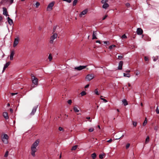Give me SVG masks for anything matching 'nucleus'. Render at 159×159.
<instances>
[{
	"instance_id": "obj_46",
	"label": "nucleus",
	"mask_w": 159,
	"mask_h": 159,
	"mask_svg": "<svg viewBox=\"0 0 159 159\" xmlns=\"http://www.w3.org/2000/svg\"><path fill=\"white\" fill-rule=\"evenodd\" d=\"M59 131H63L64 129L62 127H59Z\"/></svg>"
},
{
	"instance_id": "obj_8",
	"label": "nucleus",
	"mask_w": 159,
	"mask_h": 159,
	"mask_svg": "<svg viewBox=\"0 0 159 159\" xmlns=\"http://www.w3.org/2000/svg\"><path fill=\"white\" fill-rule=\"evenodd\" d=\"M87 66V65L86 66H80L78 67H75L74 69L77 70H82L85 69Z\"/></svg>"
},
{
	"instance_id": "obj_4",
	"label": "nucleus",
	"mask_w": 159,
	"mask_h": 159,
	"mask_svg": "<svg viewBox=\"0 0 159 159\" xmlns=\"http://www.w3.org/2000/svg\"><path fill=\"white\" fill-rule=\"evenodd\" d=\"M54 2H52L50 3L48 5L47 8V10L48 11H50L52 10V7L54 4Z\"/></svg>"
},
{
	"instance_id": "obj_19",
	"label": "nucleus",
	"mask_w": 159,
	"mask_h": 159,
	"mask_svg": "<svg viewBox=\"0 0 159 159\" xmlns=\"http://www.w3.org/2000/svg\"><path fill=\"white\" fill-rule=\"evenodd\" d=\"M7 19L9 24L10 25H12L13 23V20L9 17H7Z\"/></svg>"
},
{
	"instance_id": "obj_54",
	"label": "nucleus",
	"mask_w": 159,
	"mask_h": 159,
	"mask_svg": "<svg viewBox=\"0 0 159 159\" xmlns=\"http://www.w3.org/2000/svg\"><path fill=\"white\" fill-rule=\"evenodd\" d=\"M140 74V72H139V71H137L136 72V73L135 74H136V75H139V74Z\"/></svg>"
},
{
	"instance_id": "obj_11",
	"label": "nucleus",
	"mask_w": 159,
	"mask_h": 159,
	"mask_svg": "<svg viewBox=\"0 0 159 159\" xmlns=\"http://www.w3.org/2000/svg\"><path fill=\"white\" fill-rule=\"evenodd\" d=\"M123 61H120L118 65V69L119 70H121L122 69V67L123 65Z\"/></svg>"
},
{
	"instance_id": "obj_2",
	"label": "nucleus",
	"mask_w": 159,
	"mask_h": 159,
	"mask_svg": "<svg viewBox=\"0 0 159 159\" xmlns=\"http://www.w3.org/2000/svg\"><path fill=\"white\" fill-rule=\"evenodd\" d=\"M38 105L34 106L33 108L32 111L30 114L26 117L27 119H29L30 118L31 116H33L35 114L36 110L38 108Z\"/></svg>"
},
{
	"instance_id": "obj_21",
	"label": "nucleus",
	"mask_w": 159,
	"mask_h": 159,
	"mask_svg": "<svg viewBox=\"0 0 159 159\" xmlns=\"http://www.w3.org/2000/svg\"><path fill=\"white\" fill-rule=\"evenodd\" d=\"M91 157L93 159H95L96 157V154L95 153H93L91 155Z\"/></svg>"
},
{
	"instance_id": "obj_5",
	"label": "nucleus",
	"mask_w": 159,
	"mask_h": 159,
	"mask_svg": "<svg viewBox=\"0 0 159 159\" xmlns=\"http://www.w3.org/2000/svg\"><path fill=\"white\" fill-rule=\"evenodd\" d=\"M8 136L7 134H4L3 137L2 138V140L5 144H7L8 143L7 139Z\"/></svg>"
},
{
	"instance_id": "obj_36",
	"label": "nucleus",
	"mask_w": 159,
	"mask_h": 159,
	"mask_svg": "<svg viewBox=\"0 0 159 159\" xmlns=\"http://www.w3.org/2000/svg\"><path fill=\"white\" fill-rule=\"evenodd\" d=\"M125 5L127 7H130V4L129 3H127L125 4Z\"/></svg>"
},
{
	"instance_id": "obj_56",
	"label": "nucleus",
	"mask_w": 159,
	"mask_h": 159,
	"mask_svg": "<svg viewBox=\"0 0 159 159\" xmlns=\"http://www.w3.org/2000/svg\"><path fill=\"white\" fill-rule=\"evenodd\" d=\"M89 84H88L86 85L85 86L84 88H88V87H89Z\"/></svg>"
},
{
	"instance_id": "obj_13",
	"label": "nucleus",
	"mask_w": 159,
	"mask_h": 159,
	"mask_svg": "<svg viewBox=\"0 0 159 159\" xmlns=\"http://www.w3.org/2000/svg\"><path fill=\"white\" fill-rule=\"evenodd\" d=\"M103 5L102 6V7L103 9H106L109 7V5L107 2L102 3Z\"/></svg>"
},
{
	"instance_id": "obj_34",
	"label": "nucleus",
	"mask_w": 159,
	"mask_h": 159,
	"mask_svg": "<svg viewBox=\"0 0 159 159\" xmlns=\"http://www.w3.org/2000/svg\"><path fill=\"white\" fill-rule=\"evenodd\" d=\"M94 92L96 94H97V95H99V93H98V90H97V89H95Z\"/></svg>"
},
{
	"instance_id": "obj_35",
	"label": "nucleus",
	"mask_w": 159,
	"mask_h": 159,
	"mask_svg": "<svg viewBox=\"0 0 159 159\" xmlns=\"http://www.w3.org/2000/svg\"><path fill=\"white\" fill-rule=\"evenodd\" d=\"M108 1V0H102L101 1V2L102 3H104V2H107Z\"/></svg>"
},
{
	"instance_id": "obj_60",
	"label": "nucleus",
	"mask_w": 159,
	"mask_h": 159,
	"mask_svg": "<svg viewBox=\"0 0 159 159\" xmlns=\"http://www.w3.org/2000/svg\"><path fill=\"white\" fill-rule=\"evenodd\" d=\"M14 0H10V4H12Z\"/></svg>"
},
{
	"instance_id": "obj_43",
	"label": "nucleus",
	"mask_w": 159,
	"mask_h": 159,
	"mask_svg": "<svg viewBox=\"0 0 159 159\" xmlns=\"http://www.w3.org/2000/svg\"><path fill=\"white\" fill-rule=\"evenodd\" d=\"M137 123L136 122L133 121V124L134 127H136L137 125Z\"/></svg>"
},
{
	"instance_id": "obj_25",
	"label": "nucleus",
	"mask_w": 159,
	"mask_h": 159,
	"mask_svg": "<svg viewBox=\"0 0 159 159\" xmlns=\"http://www.w3.org/2000/svg\"><path fill=\"white\" fill-rule=\"evenodd\" d=\"M147 120L146 118H145V120L143 124V126H145L147 124Z\"/></svg>"
},
{
	"instance_id": "obj_18",
	"label": "nucleus",
	"mask_w": 159,
	"mask_h": 159,
	"mask_svg": "<svg viewBox=\"0 0 159 159\" xmlns=\"http://www.w3.org/2000/svg\"><path fill=\"white\" fill-rule=\"evenodd\" d=\"M3 116L6 120H7L9 118L8 114L7 112H4L3 113Z\"/></svg>"
},
{
	"instance_id": "obj_44",
	"label": "nucleus",
	"mask_w": 159,
	"mask_h": 159,
	"mask_svg": "<svg viewBox=\"0 0 159 159\" xmlns=\"http://www.w3.org/2000/svg\"><path fill=\"white\" fill-rule=\"evenodd\" d=\"M121 38L123 39H125L127 37L125 35V34H124L122 36Z\"/></svg>"
},
{
	"instance_id": "obj_48",
	"label": "nucleus",
	"mask_w": 159,
	"mask_h": 159,
	"mask_svg": "<svg viewBox=\"0 0 159 159\" xmlns=\"http://www.w3.org/2000/svg\"><path fill=\"white\" fill-rule=\"evenodd\" d=\"M109 42H108V41H104V43L106 44H109Z\"/></svg>"
},
{
	"instance_id": "obj_17",
	"label": "nucleus",
	"mask_w": 159,
	"mask_h": 159,
	"mask_svg": "<svg viewBox=\"0 0 159 159\" xmlns=\"http://www.w3.org/2000/svg\"><path fill=\"white\" fill-rule=\"evenodd\" d=\"M19 39L18 38L15 39L13 43V47H15L18 43Z\"/></svg>"
},
{
	"instance_id": "obj_58",
	"label": "nucleus",
	"mask_w": 159,
	"mask_h": 159,
	"mask_svg": "<svg viewBox=\"0 0 159 159\" xmlns=\"http://www.w3.org/2000/svg\"><path fill=\"white\" fill-rule=\"evenodd\" d=\"M3 19V17L2 16H0V21H1Z\"/></svg>"
},
{
	"instance_id": "obj_31",
	"label": "nucleus",
	"mask_w": 159,
	"mask_h": 159,
	"mask_svg": "<svg viewBox=\"0 0 159 159\" xmlns=\"http://www.w3.org/2000/svg\"><path fill=\"white\" fill-rule=\"evenodd\" d=\"M8 151H7L5 152V153L4 155V157H7L8 156Z\"/></svg>"
},
{
	"instance_id": "obj_23",
	"label": "nucleus",
	"mask_w": 159,
	"mask_h": 159,
	"mask_svg": "<svg viewBox=\"0 0 159 159\" xmlns=\"http://www.w3.org/2000/svg\"><path fill=\"white\" fill-rule=\"evenodd\" d=\"M123 75L124 77H129L130 76V74L129 73H124Z\"/></svg>"
},
{
	"instance_id": "obj_42",
	"label": "nucleus",
	"mask_w": 159,
	"mask_h": 159,
	"mask_svg": "<svg viewBox=\"0 0 159 159\" xmlns=\"http://www.w3.org/2000/svg\"><path fill=\"white\" fill-rule=\"evenodd\" d=\"M123 58V57L122 56H118V59L119 60H121Z\"/></svg>"
},
{
	"instance_id": "obj_22",
	"label": "nucleus",
	"mask_w": 159,
	"mask_h": 159,
	"mask_svg": "<svg viewBox=\"0 0 159 159\" xmlns=\"http://www.w3.org/2000/svg\"><path fill=\"white\" fill-rule=\"evenodd\" d=\"M78 145H75L74 146H73L71 148V151H73V150H75L78 147Z\"/></svg>"
},
{
	"instance_id": "obj_24",
	"label": "nucleus",
	"mask_w": 159,
	"mask_h": 159,
	"mask_svg": "<svg viewBox=\"0 0 159 159\" xmlns=\"http://www.w3.org/2000/svg\"><path fill=\"white\" fill-rule=\"evenodd\" d=\"M73 110L74 111L76 112H78L79 111V110L76 107H74Z\"/></svg>"
},
{
	"instance_id": "obj_30",
	"label": "nucleus",
	"mask_w": 159,
	"mask_h": 159,
	"mask_svg": "<svg viewBox=\"0 0 159 159\" xmlns=\"http://www.w3.org/2000/svg\"><path fill=\"white\" fill-rule=\"evenodd\" d=\"M116 47V46L115 45L113 44L110 45L109 47V49H111L113 48Z\"/></svg>"
},
{
	"instance_id": "obj_61",
	"label": "nucleus",
	"mask_w": 159,
	"mask_h": 159,
	"mask_svg": "<svg viewBox=\"0 0 159 159\" xmlns=\"http://www.w3.org/2000/svg\"><path fill=\"white\" fill-rule=\"evenodd\" d=\"M86 118L87 119L89 120L90 119V117H87Z\"/></svg>"
},
{
	"instance_id": "obj_63",
	"label": "nucleus",
	"mask_w": 159,
	"mask_h": 159,
	"mask_svg": "<svg viewBox=\"0 0 159 159\" xmlns=\"http://www.w3.org/2000/svg\"><path fill=\"white\" fill-rule=\"evenodd\" d=\"M7 106H9H9H10V104H9V103H8V104H7Z\"/></svg>"
},
{
	"instance_id": "obj_7",
	"label": "nucleus",
	"mask_w": 159,
	"mask_h": 159,
	"mask_svg": "<svg viewBox=\"0 0 159 159\" xmlns=\"http://www.w3.org/2000/svg\"><path fill=\"white\" fill-rule=\"evenodd\" d=\"M94 77V75L93 74L88 75L86 77L85 79L88 80L90 81Z\"/></svg>"
},
{
	"instance_id": "obj_45",
	"label": "nucleus",
	"mask_w": 159,
	"mask_h": 159,
	"mask_svg": "<svg viewBox=\"0 0 159 159\" xmlns=\"http://www.w3.org/2000/svg\"><path fill=\"white\" fill-rule=\"evenodd\" d=\"M130 146V144L129 143H127L126 146V149H128Z\"/></svg>"
},
{
	"instance_id": "obj_62",
	"label": "nucleus",
	"mask_w": 159,
	"mask_h": 159,
	"mask_svg": "<svg viewBox=\"0 0 159 159\" xmlns=\"http://www.w3.org/2000/svg\"><path fill=\"white\" fill-rule=\"evenodd\" d=\"M128 86H129V87H130V86H131V84H129V83H128Z\"/></svg>"
},
{
	"instance_id": "obj_47",
	"label": "nucleus",
	"mask_w": 159,
	"mask_h": 159,
	"mask_svg": "<svg viewBox=\"0 0 159 159\" xmlns=\"http://www.w3.org/2000/svg\"><path fill=\"white\" fill-rule=\"evenodd\" d=\"M154 129L155 130L157 131L158 130V126H155L154 127Z\"/></svg>"
},
{
	"instance_id": "obj_51",
	"label": "nucleus",
	"mask_w": 159,
	"mask_h": 159,
	"mask_svg": "<svg viewBox=\"0 0 159 159\" xmlns=\"http://www.w3.org/2000/svg\"><path fill=\"white\" fill-rule=\"evenodd\" d=\"M153 60L154 61H157V58H156L154 57H153Z\"/></svg>"
},
{
	"instance_id": "obj_49",
	"label": "nucleus",
	"mask_w": 159,
	"mask_h": 159,
	"mask_svg": "<svg viewBox=\"0 0 159 159\" xmlns=\"http://www.w3.org/2000/svg\"><path fill=\"white\" fill-rule=\"evenodd\" d=\"M112 141V140L111 139H110L109 140H107V142H109V143H111V142Z\"/></svg>"
},
{
	"instance_id": "obj_50",
	"label": "nucleus",
	"mask_w": 159,
	"mask_h": 159,
	"mask_svg": "<svg viewBox=\"0 0 159 159\" xmlns=\"http://www.w3.org/2000/svg\"><path fill=\"white\" fill-rule=\"evenodd\" d=\"M144 60L146 61H148V58L146 56L144 57Z\"/></svg>"
},
{
	"instance_id": "obj_57",
	"label": "nucleus",
	"mask_w": 159,
	"mask_h": 159,
	"mask_svg": "<svg viewBox=\"0 0 159 159\" xmlns=\"http://www.w3.org/2000/svg\"><path fill=\"white\" fill-rule=\"evenodd\" d=\"M96 42L97 43H98L100 44L101 43V42L100 40H97V41H96Z\"/></svg>"
},
{
	"instance_id": "obj_33",
	"label": "nucleus",
	"mask_w": 159,
	"mask_h": 159,
	"mask_svg": "<svg viewBox=\"0 0 159 159\" xmlns=\"http://www.w3.org/2000/svg\"><path fill=\"white\" fill-rule=\"evenodd\" d=\"M40 4L39 2H37L35 4L36 7V8H38L39 7V6L40 5Z\"/></svg>"
},
{
	"instance_id": "obj_40",
	"label": "nucleus",
	"mask_w": 159,
	"mask_h": 159,
	"mask_svg": "<svg viewBox=\"0 0 159 159\" xmlns=\"http://www.w3.org/2000/svg\"><path fill=\"white\" fill-rule=\"evenodd\" d=\"M93 130H94V129H93V128H90L89 129V132H92L93 131Z\"/></svg>"
},
{
	"instance_id": "obj_28",
	"label": "nucleus",
	"mask_w": 159,
	"mask_h": 159,
	"mask_svg": "<svg viewBox=\"0 0 159 159\" xmlns=\"http://www.w3.org/2000/svg\"><path fill=\"white\" fill-rule=\"evenodd\" d=\"M78 0H74L73 2V6H75Z\"/></svg>"
},
{
	"instance_id": "obj_55",
	"label": "nucleus",
	"mask_w": 159,
	"mask_h": 159,
	"mask_svg": "<svg viewBox=\"0 0 159 159\" xmlns=\"http://www.w3.org/2000/svg\"><path fill=\"white\" fill-rule=\"evenodd\" d=\"M10 111L11 113L13 112V110L12 108H10Z\"/></svg>"
},
{
	"instance_id": "obj_14",
	"label": "nucleus",
	"mask_w": 159,
	"mask_h": 159,
	"mask_svg": "<svg viewBox=\"0 0 159 159\" xmlns=\"http://www.w3.org/2000/svg\"><path fill=\"white\" fill-rule=\"evenodd\" d=\"M97 34V31H93V32L92 35V39H97V38L96 37V35Z\"/></svg>"
},
{
	"instance_id": "obj_26",
	"label": "nucleus",
	"mask_w": 159,
	"mask_h": 159,
	"mask_svg": "<svg viewBox=\"0 0 159 159\" xmlns=\"http://www.w3.org/2000/svg\"><path fill=\"white\" fill-rule=\"evenodd\" d=\"M48 59L50 61H51L52 59V56L51 54H50L48 57Z\"/></svg>"
},
{
	"instance_id": "obj_32",
	"label": "nucleus",
	"mask_w": 159,
	"mask_h": 159,
	"mask_svg": "<svg viewBox=\"0 0 159 159\" xmlns=\"http://www.w3.org/2000/svg\"><path fill=\"white\" fill-rule=\"evenodd\" d=\"M105 155L104 154H100L99 155V157L100 159H102L103 158V156Z\"/></svg>"
},
{
	"instance_id": "obj_37",
	"label": "nucleus",
	"mask_w": 159,
	"mask_h": 159,
	"mask_svg": "<svg viewBox=\"0 0 159 159\" xmlns=\"http://www.w3.org/2000/svg\"><path fill=\"white\" fill-rule=\"evenodd\" d=\"M101 99L103 100L105 102H107V101L104 98H101Z\"/></svg>"
},
{
	"instance_id": "obj_39",
	"label": "nucleus",
	"mask_w": 159,
	"mask_h": 159,
	"mask_svg": "<svg viewBox=\"0 0 159 159\" xmlns=\"http://www.w3.org/2000/svg\"><path fill=\"white\" fill-rule=\"evenodd\" d=\"M57 27V26H54L53 27V33L54 32H55L56 31V29Z\"/></svg>"
},
{
	"instance_id": "obj_29",
	"label": "nucleus",
	"mask_w": 159,
	"mask_h": 159,
	"mask_svg": "<svg viewBox=\"0 0 159 159\" xmlns=\"http://www.w3.org/2000/svg\"><path fill=\"white\" fill-rule=\"evenodd\" d=\"M149 141V137L148 136L146 139V141L145 143H147Z\"/></svg>"
},
{
	"instance_id": "obj_64",
	"label": "nucleus",
	"mask_w": 159,
	"mask_h": 159,
	"mask_svg": "<svg viewBox=\"0 0 159 159\" xmlns=\"http://www.w3.org/2000/svg\"><path fill=\"white\" fill-rule=\"evenodd\" d=\"M61 154L60 155V156H59V158H61Z\"/></svg>"
},
{
	"instance_id": "obj_41",
	"label": "nucleus",
	"mask_w": 159,
	"mask_h": 159,
	"mask_svg": "<svg viewBox=\"0 0 159 159\" xmlns=\"http://www.w3.org/2000/svg\"><path fill=\"white\" fill-rule=\"evenodd\" d=\"M67 103L68 104H69V105H70L72 103V100L71 99L67 101Z\"/></svg>"
},
{
	"instance_id": "obj_20",
	"label": "nucleus",
	"mask_w": 159,
	"mask_h": 159,
	"mask_svg": "<svg viewBox=\"0 0 159 159\" xmlns=\"http://www.w3.org/2000/svg\"><path fill=\"white\" fill-rule=\"evenodd\" d=\"M122 102L124 106H126L128 105L127 102L125 99H124L122 100Z\"/></svg>"
},
{
	"instance_id": "obj_38",
	"label": "nucleus",
	"mask_w": 159,
	"mask_h": 159,
	"mask_svg": "<svg viewBox=\"0 0 159 159\" xmlns=\"http://www.w3.org/2000/svg\"><path fill=\"white\" fill-rule=\"evenodd\" d=\"M156 111L157 114H159V110L158 109L157 106V107L156 109Z\"/></svg>"
},
{
	"instance_id": "obj_27",
	"label": "nucleus",
	"mask_w": 159,
	"mask_h": 159,
	"mask_svg": "<svg viewBox=\"0 0 159 159\" xmlns=\"http://www.w3.org/2000/svg\"><path fill=\"white\" fill-rule=\"evenodd\" d=\"M86 94V92L85 91H83L80 93L81 96H82L85 95Z\"/></svg>"
},
{
	"instance_id": "obj_52",
	"label": "nucleus",
	"mask_w": 159,
	"mask_h": 159,
	"mask_svg": "<svg viewBox=\"0 0 159 159\" xmlns=\"http://www.w3.org/2000/svg\"><path fill=\"white\" fill-rule=\"evenodd\" d=\"M107 17V15H105V16L103 18H102V20H105L106 18Z\"/></svg>"
},
{
	"instance_id": "obj_6",
	"label": "nucleus",
	"mask_w": 159,
	"mask_h": 159,
	"mask_svg": "<svg viewBox=\"0 0 159 159\" xmlns=\"http://www.w3.org/2000/svg\"><path fill=\"white\" fill-rule=\"evenodd\" d=\"M31 77H32V81L33 84L35 85H37L38 83V79L36 78L34 75L31 74Z\"/></svg>"
},
{
	"instance_id": "obj_10",
	"label": "nucleus",
	"mask_w": 159,
	"mask_h": 159,
	"mask_svg": "<svg viewBox=\"0 0 159 159\" xmlns=\"http://www.w3.org/2000/svg\"><path fill=\"white\" fill-rule=\"evenodd\" d=\"M88 12V10L87 9H85L82 11L81 12L79 15V16L80 17H82L83 15L86 14Z\"/></svg>"
},
{
	"instance_id": "obj_59",
	"label": "nucleus",
	"mask_w": 159,
	"mask_h": 159,
	"mask_svg": "<svg viewBox=\"0 0 159 159\" xmlns=\"http://www.w3.org/2000/svg\"><path fill=\"white\" fill-rule=\"evenodd\" d=\"M130 71V70H127L125 71V72L127 73V72H129Z\"/></svg>"
},
{
	"instance_id": "obj_3",
	"label": "nucleus",
	"mask_w": 159,
	"mask_h": 159,
	"mask_svg": "<svg viewBox=\"0 0 159 159\" xmlns=\"http://www.w3.org/2000/svg\"><path fill=\"white\" fill-rule=\"evenodd\" d=\"M53 35L51 37L49 42L50 43L52 44L53 43L54 40L56 39L57 37V34L56 33H52Z\"/></svg>"
},
{
	"instance_id": "obj_12",
	"label": "nucleus",
	"mask_w": 159,
	"mask_h": 159,
	"mask_svg": "<svg viewBox=\"0 0 159 159\" xmlns=\"http://www.w3.org/2000/svg\"><path fill=\"white\" fill-rule=\"evenodd\" d=\"M10 62L8 61L5 64H4V67L3 68V70H2V72H3L8 67V66L10 65Z\"/></svg>"
},
{
	"instance_id": "obj_15",
	"label": "nucleus",
	"mask_w": 159,
	"mask_h": 159,
	"mask_svg": "<svg viewBox=\"0 0 159 159\" xmlns=\"http://www.w3.org/2000/svg\"><path fill=\"white\" fill-rule=\"evenodd\" d=\"M15 52L14 50H12L11 51L10 56V59L11 60H12L13 59V56Z\"/></svg>"
},
{
	"instance_id": "obj_53",
	"label": "nucleus",
	"mask_w": 159,
	"mask_h": 159,
	"mask_svg": "<svg viewBox=\"0 0 159 159\" xmlns=\"http://www.w3.org/2000/svg\"><path fill=\"white\" fill-rule=\"evenodd\" d=\"M17 94V93H11V95L12 96H13V95H15V94Z\"/></svg>"
},
{
	"instance_id": "obj_9",
	"label": "nucleus",
	"mask_w": 159,
	"mask_h": 159,
	"mask_svg": "<svg viewBox=\"0 0 159 159\" xmlns=\"http://www.w3.org/2000/svg\"><path fill=\"white\" fill-rule=\"evenodd\" d=\"M136 32L138 34L141 35L143 33V30L141 28H139L137 29Z\"/></svg>"
},
{
	"instance_id": "obj_1",
	"label": "nucleus",
	"mask_w": 159,
	"mask_h": 159,
	"mask_svg": "<svg viewBox=\"0 0 159 159\" xmlns=\"http://www.w3.org/2000/svg\"><path fill=\"white\" fill-rule=\"evenodd\" d=\"M39 141V140H36L32 144L31 147V155L33 157L35 156V152L37 151L36 147L38 146Z\"/></svg>"
},
{
	"instance_id": "obj_16",
	"label": "nucleus",
	"mask_w": 159,
	"mask_h": 159,
	"mask_svg": "<svg viewBox=\"0 0 159 159\" xmlns=\"http://www.w3.org/2000/svg\"><path fill=\"white\" fill-rule=\"evenodd\" d=\"M3 15L7 16H9L7 12V9L5 7H3Z\"/></svg>"
}]
</instances>
